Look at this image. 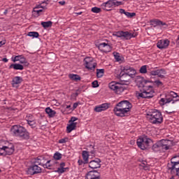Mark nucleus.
Returning a JSON list of instances; mask_svg holds the SVG:
<instances>
[{"label": "nucleus", "instance_id": "obj_1", "mask_svg": "<svg viewBox=\"0 0 179 179\" xmlns=\"http://www.w3.org/2000/svg\"><path fill=\"white\" fill-rule=\"evenodd\" d=\"M132 108V103L127 100H123L118 102L113 108V113H115L117 117H125L126 114H128Z\"/></svg>", "mask_w": 179, "mask_h": 179}, {"label": "nucleus", "instance_id": "obj_2", "mask_svg": "<svg viewBox=\"0 0 179 179\" xmlns=\"http://www.w3.org/2000/svg\"><path fill=\"white\" fill-rule=\"evenodd\" d=\"M10 134L13 136H15V138H20L25 141H27L30 138V134L27 131V129L19 124H15L11 127Z\"/></svg>", "mask_w": 179, "mask_h": 179}, {"label": "nucleus", "instance_id": "obj_3", "mask_svg": "<svg viewBox=\"0 0 179 179\" xmlns=\"http://www.w3.org/2000/svg\"><path fill=\"white\" fill-rule=\"evenodd\" d=\"M153 94H155L153 86L150 85L146 83L143 85V90L136 93V96L138 99H152Z\"/></svg>", "mask_w": 179, "mask_h": 179}, {"label": "nucleus", "instance_id": "obj_4", "mask_svg": "<svg viewBox=\"0 0 179 179\" xmlns=\"http://www.w3.org/2000/svg\"><path fill=\"white\" fill-rule=\"evenodd\" d=\"M147 118L151 124H162L163 122V115L162 112L152 109L147 113Z\"/></svg>", "mask_w": 179, "mask_h": 179}, {"label": "nucleus", "instance_id": "obj_5", "mask_svg": "<svg viewBox=\"0 0 179 179\" xmlns=\"http://www.w3.org/2000/svg\"><path fill=\"white\" fill-rule=\"evenodd\" d=\"M170 148H171V141L170 140H160L152 146V149L154 152L169 150Z\"/></svg>", "mask_w": 179, "mask_h": 179}, {"label": "nucleus", "instance_id": "obj_6", "mask_svg": "<svg viewBox=\"0 0 179 179\" xmlns=\"http://www.w3.org/2000/svg\"><path fill=\"white\" fill-rule=\"evenodd\" d=\"M137 146L141 150H146L150 149L153 145V141L148 136L139 137L136 141Z\"/></svg>", "mask_w": 179, "mask_h": 179}, {"label": "nucleus", "instance_id": "obj_7", "mask_svg": "<svg viewBox=\"0 0 179 179\" xmlns=\"http://www.w3.org/2000/svg\"><path fill=\"white\" fill-rule=\"evenodd\" d=\"M177 97H179L178 94L171 91L169 93L167 94L166 96V98H162L159 103L160 106H164V104H169L171 103V104H176L177 101H179V99H177Z\"/></svg>", "mask_w": 179, "mask_h": 179}, {"label": "nucleus", "instance_id": "obj_8", "mask_svg": "<svg viewBox=\"0 0 179 179\" xmlns=\"http://www.w3.org/2000/svg\"><path fill=\"white\" fill-rule=\"evenodd\" d=\"M3 144V150L4 153V156H10V155H13L15 152V145L13 143H10L7 141L1 140Z\"/></svg>", "mask_w": 179, "mask_h": 179}, {"label": "nucleus", "instance_id": "obj_9", "mask_svg": "<svg viewBox=\"0 0 179 179\" xmlns=\"http://www.w3.org/2000/svg\"><path fill=\"white\" fill-rule=\"evenodd\" d=\"M109 89L110 90H113L116 93V94H121L124 90H125V87H124V85H122L120 83H115L114 81H112L108 85Z\"/></svg>", "mask_w": 179, "mask_h": 179}, {"label": "nucleus", "instance_id": "obj_10", "mask_svg": "<svg viewBox=\"0 0 179 179\" xmlns=\"http://www.w3.org/2000/svg\"><path fill=\"white\" fill-rule=\"evenodd\" d=\"M120 5H122V1H118L117 0H109L105 3H103L101 5V7L103 9V10H111V8L113 6H120Z\"/></svg>", "mask_w": 179, "mask_h": 179}, {"label": "nucleus", "instance_id": "obj_11", "mask_svg": "<svg viewBox=\"0 0 179 179\" xmlns=\"http://www.w3.org/2000/svg\"><path fill=\"white\" fill-rule=\"evenodd\" d=\"M179 156L173 157L171 159V162L168 163L167 167L168 170L171 171V173H173L174 170L177 173V171H179Z\"/></svg>", "mask_w": 179, "mask_h": 179}, {"label": "nucleus", "instance_id": "obj_12", "mask_svg": "<svg viewBox=\"0 0 179 179\" xmlns=\"http://www.w3.org/2000/svg\"><path fill=\"white\" fill-rule=\"evenodd\" d=\"M84 65L88 71H94L96 66H97V63H96L93 57H85L84 59Z\"/></svg>", "mask_w": 179, "mask_h": 179}, {"label": "nucleus", "instance_id": "obj_13", "mask_svg": "<svg viewBox=\"0 0 179 179\" xmlns=\"http://www.w3.org/2000/svg\"><path fill=\"white\" fill-rule=\"evenodd\" d=\"M41 173V167L38 166L36 163L32 164L27 169V174L29 176H34L35 174H40Z\"/></svg>", "mask_w": 179, "mask_h": 179}, {"label": "nucleus", "instance_id": "obj_14", "mask_svg": "<svg viewBox=\"0 0 179 179\" xmlns=\"http://www.w3.org/2000/svg\"><path fill=\"white\" fill-rule=\"evenodd\" d=\"M35 163L36 164H38L39 166H43L45 169H48L49 170H51V165L50 164V160H48L45 163V157L43 156L38 157L36 159H35ZM45 163V164H44Z\"/></svg>", "mask_w": 179, "mask_h": 179}, {"label": "nucleus", "instance_id": "obj_15", "mask_svg": "<svg viewBox=\"0 0 179 179\" xmlns=\"http://www.w3.org/2000/svg\"><path fill=\"white\" fill-rule=\"evenodd\" d=\"M122 72L125 75H128L130 78H134L136 74V70L130 66H125L122 68Z\"/></svg>", "mask_w": 179, "mask_h": 179}, {"label": "nucleus", "instance_id": "obj_16", "mask_svg": "<svg viewBox=\"0 0 179 179\" xmlns=\"http://www.w3.org/2000/svg\"><path fill=\"white\" fill-rule=\"evenodd\" d=\"M111 104L110 103H104L100 105H98L94 107V110L95 113H101V111H106L110 108Z\"/></svg>", "mask_w": 179, "mask_h": 179}, {"label": "nucleus", "instance_id": "obj_17", "mask_svg": "<svg viewBox=\"0 0 179 179\" xmlns=\"http://www.w3.org/2000/svg\"><path fill=\"white\" fill-rule=\"evenodd\" d=\"M170 45V41L169 39H162L157 43V47L159 50H164Z\"/></svg>", "mask_w": 179, "mask_h": 179}, {"label": "nucleus", "instance_id": "obj_18", "mask_svg": "<svg viewBox=\"0 0 179 179\" xmlns=\"http://www.w3.org/2000/svg\"><path fill=\"white\" fill-rule=\"evenodd\" d=\"M85 179H100V173L97 171H90L86 173Z\"/></svg>", "mask_w": 179, "mask_h": 179}, {"label": "nucleus", "instance_id": "obj_19", "mask_svg": "<svg viewBox=\"0 0 179 179\" xmlns=\"http://www.w3.org/2000/svg\"><path fill=\"white\" fill-rule=\"evenodd\" d=\"M88 163L90 169H100L101 167V160L99 158H95Z\"/></svg>", "mask_w": 179, "mask_h": 179}, {"label": "nucleus", "instance_id": "obj_20", "mask_svg": "<svg viewBox=\"0 0 179 179\" xmlns=\"http://www.w3.org/2000/svg\"><path fill=\"white\" fill-rule=\"evenodd\" d=\"M98 48L101 52H110L112 48L111 46L106 43H101L98 45Z\"/></svg>", "mask_w": 179, "mask_h": 179}, {"label": "nucleus", "instance_id": "obj_21", "mask_svg": "<svg viewBox=\"0 0 179 179\" xmlns=\"http://www.w3.org/2000/svg\"><path fill=\"white\" fill-rule=\"evenodd\" d=\"M22 82H23V78L20 76H15L13 78L11 85L13 87H19Z\"/></svg>", "mask_w": 179, "mask_h": 179}, {"label": "nucleus", "instance_id": "obj_22", "mask_svg": "<svg viewBox=\"0 0 179 179\" xmlns=\"http://www.w3.org/2000/svg\"><path fill=\"white\" fill-rule=\"evenodd\" d=\"M138 36V33L136 32H130V31H123V38L125 40H131V38H134Z\"/></svg>", "mask_w": 179, "mask_h": 179}, {"label": "nucleus", "instance_id": "obj_23", "mask_svg": "<svg viewBox=\"0 0 179 179\" xmlns=\"http://www.w3.org/2000/svg\"><path fill=\"white\" fill-rule=\"evenodd\" d=\"M66 170H69V168H65V162H61L59 164V167L57 168L56 171H55V173H58V174H64Z\"/></svg>", "mask_w": 179, "mask_h": 179}, {"label": "nucleus", "instance_id": "obj_24", "mask_svg": "<svg viewBox=\"0 0 179 179\" xmlns=\"http://www.w3.org/2000/svg\"><path fill=\"white\" fill-rule=\"evenodd\" d=\"M131 77H130L129 76L125 74L124 73H123L122 71L120 72V75H119V79L121 82H124V83H128V82H129L130 79Z\"/></svg>", "mask_w": 179, "mask_h": 179}, {"label": "nucleus", "instance_id": "obj_25", "mask_svg": "<svg viewBox=\"0 0 179 179\" xmlns=\"http://www.w3.org/2000/svg\"><path fill=\"white\" fill-rule=\"evenodd\" d=\"M9 69H14L15 71H23L24 66L20 64H12L9 66Z\"/></svg>", "mask_w": 179, "mask_h": 179}, {"label": "nucleus", "instance_id": "obj_26", "mask_svg": "<svg viewBox=\"0 0 179 179\" xmlns=\"http://www.w3.org/2000/svg\"><path fill=\"white\" fill-rule=\"evenodd\" d=\"M76 125H78V123H69L66 127L67 134H71L72 131H75L76 129Z\"/></svg>", "mask_w": 179, "mask_h": 179}, {"label": "nucleus", "instance_id": "obj_27", "mask_svg": "<svg viewBox=\"0 0 179 179\" xmlns=\"http://www.w3.org/2000/svg\"><path fill=\"white\" fill-rule=\"evenodd\" d=\"M45 113L47 115H49V117L50 118L55 117V115L57 114V112H55V110L51 109L50 107H48L45 108Z\"/></svg>", "mask_w": 179, "mask_h": 179}, {"label": "nucleus", "instance_id": "obj_28", "mask_svg": "<svg viewBox=\"0 0 179 179\" xmlns=\"http://www.w3.org/2000/svg\"><path fill=\"white\" fill-rule=\"evenodd\" d=\"M83 160L84 161L85 164H88L89 163V152L86 150H83L82 152Z\"/></svg>", "mask_w": 179, "mask_h": 179}, {"label": "nucleus", "instance_id": "obj_29", "mask_svg": "<svg viewBox=\"0 0 179 179\" xmlns=\"http://www.w3.org/2000/svg\"><path fill=\"white\" fill-rule=\"evenodd\" d=\"M48 0H44L41 4L38 5L34 8L35 9H40L41 8L42 9H47V5H48Z\"/></svg>", "mask_w": 179, "mask_h": 179}, {"label": "nucleus", "instance_id": "obj_30", "mask_svg": "<svg viewBox=\"0 0 179 179\" xmlns=\"http://www.w3.org/2000/svg\"><path fill=\"white\" fill-rule=\"evenodd\" d=\"M69 78L71 80H75L76 82H78V80H80V76L79 75H78V74L70 73L69 75Z\"/></svg>", "mask_w": 179, "mask_h": 179}, {"label": "nucleus", "instance_id": "obj_31", "mask_svg": "<svg viewBox=\"0 0 179 179\" xmlns=\"http://www.w3.org/2000/svg\"><path fill=\"white\" fill-rule=\"evenodd\" d=\"M166 73H167V72H166L165 69H158L157 76H158V78H161V79H164Z\"/></svg>", "mask_w": 179, "mask_h": 179}, {"label": "nucleus", "instance_id": "obj_32", "mask_svg": "<svg viewBox=\"0 0 179 179\" xmlns=\"http://www.w3.org/2000/svg\"><path fill=\"white\" fill-rule=\"evenodd\" d=\"M41 26H43L44 29H48V27H51L52 26V22L51 21L41 22Z\"/></svg>", "mask_w": 179, "mask_h": 179}, {"label": "nucleus", "instance_id": "obj_33", "mask_svg": "<svg viewBox=\"0 0 179 179\" xmlns=\"http://www.w3.org/2000/svg\"><path fill=\"white\" fill-rule=\"evenodd\" d=\"M104 76V69H96V76L97 78H103Z\"/></svg>", "mask_w": 179, "mask_h": 179}, {"label": "nucleus", "instance_id": "obj_34", "mask_svg": "<svg viewBox=\"0 0 179 179\" xmlns=\"http://www.w3.org/2000/svg\"><path fill=\"white\" fill-rule=\"evenodd\" d=\"M28 36L29 37H34V38H38L40 34H38V32L36 31H30L28 33Z\"/></svg>", "mask_w": 179, "mask_h": 179}, {"label": "nucleus", "instance_id": "obj_35", "mask_svg": "<svg viewBox=\"0 0 179 179\" xmlns=\"http://www.w3.org/2000/svg\"><path fill=\"white\" fill-rule=\"evenodd\" d=\"M53 159L55 160H61L62 159V154L59 153V152H56L53 155Z\"/></svg>", "mask_w": 179, "mask_h": 179}, {"label": "nucleus", "instance_id": "obj_36", "mask_svg": "<svg viewBox=\"0 0 179 179\" xmlns=\"http://www.w3.org/2000/svg\"><path fill=\"white\" fill-rule=\"evenodd\" d=\"M150 23L152 27H157V26H160V20H151Z\"/></svg>", "mask_w": 179, "mask_h": 179}, {"label": "nucleus", "instance_id": "obj_37", "mask_svg": "<svg viewBox=\"0 0 179 179\" xmlns=\"http://www.w3.org/2000/svg\"><path fill=\"white\" fill-rule=\"evenodd\" d=\"M141 167H143V170H149V166H148V162L145 161H142L141 164H140Z\"/></svg>", "mask_w": 179, "mask_h": 179}, {"label": "nucleus", "instance_id": "obj_38", "mask_svg": "<svg viewBox=\"0 0 179 179\" xmlns=\"http://www.w3.org/2000/svg\"><path fill=\"white\" fill-rule=\"evenodd\" d=\"M25 120L27 122H29V121H34V117L31 114H28L27 115Z\"/></svg>", "mask_w": 179, "mask_h": 179}, {"label": "nucleus", "instance_id": "obj_39", "mask_svg": "<svg viewBox=\"0 0 179 179\" xmlns=\"http://www.w3.org/2000/svg\"><path fill=\"white\" fill-rule=\"evenodd\" d=\"M92 12H93V13H100V12H101V8H99V7H93L91 9Z\"/></svg>", "mask_w": 179, "mask_h": 179}, {"label": "nucleus", "instance_id": "obj_40", "mask_svg": "<svg viewBox=\"0 0 179 179\" xmlns=\"http://www.w3.org/2000/svg\"><path fill=\"white\" fill-rule=\"evenodd\" d=\"M148 69L146 67V65L142 66L140 69V73H147Z\"/></svg>", "mask_w": 179, "mask_h": 179}, {"label": "nucleus", "instance_id": "obj_41", "mask_svg": "<svg viewBox=\"0 0 179 179\" xmlns=\"http://www.w3.org/2000/svg\"><path fill=\"white\" fill-rule=\"evenodd\" d=\"M124 15H125V16H127V17H129V18L134 17V16H136V13H129V12H127V11Z\"/></svg>", "mask_w": 179, "mask_h": 179}, {"label": "nucleus", "instance_id": "obj_42", "mask_svg": "<svg viewBox=\"0 0 179 179\" xmlns=\"http://www.w3.org/2000/svg\"><path fill=\"white\" fill-rule=\"evenodd\" d=\"M0 156H5L3 152V145L2 144V140L0 141Z\"/></svg>", "mask_w": 179, "mask_h": 179}, {"label": "nucleus", "instance_id": "obj_43", "mask_svg": "<svg viewBox=\"0 0 179 179\" xmlns=\"http://www.w3.org/2000/svg\"><path fill=\"white\" fill-rule=\"evenodd\" d=\"M122 35H123V31H117L115 32V34H113V36H115V37H118L120 38L122 37Z\"/></svg>", "mask_w": 179, "mask_h": 179}, {"label": "nucleus", "instance_id": "obj_44", "mask_svg": "<svg viewBox=\"0 0 179 179\" xmlns=\"http://www.w3.org/2000/svg\"><path fill=\"white\" fill-rule=\"evenodd\" d=\"M22 55H17L14 58L12 57L13 62H16L17 61H20V59L22 58Z\"/></svg>", "mask_w": 179, "mask_h": 179}, {"label": "nucleus", "instance_id": "obj_45", "mask_svg": "<svg viewBox=\"0 0 179 179\" xmlns=\"http://www.w3.org/2000/svg\"><path fill=\"white\" fill-rule=\"evenodd\" d=\"M28 125L29 127H31L32 128H34L36 126V120H31L27 122Z\"/></svg>", "mask_w": 179, "mask_h": 179}, {"label": "nucleus", "instance_id": "obj_46", "mask_svg": "<svg viewBox=\"0 0 179 179\" xmlns=\"http://www.w3.org/2000/svg\"><path fill=\"white\" fill-rule=\"evenodd\" d=\"M68 141H69V138L67 137H65L64 138L59 140V143H66Z\"/></svg>", "mask_w": 179, "mask_h": 179}, {"label": "nucleus", "instance_id": "obj_47", "mask_svg": "<svg viewBox=\"0 0 179 179\" xmlns=\"http://www.w3.org/2000/svg\"><path fill=\"white\" fill-rule=\"evenodd\" d=\"M75 121H78V117H71V120L69 121V122L71 123V124H77L76 122H75Z\"/></svg>", "mask_w": 179, "mask_h": 179}, {"label": "nucleus", "instance_id": "obj_48", "mask_svg": "<svg viewBox=\"0 0 179 179\" xmlns=\"http://www.w3.org/2000/svg\"><path fill=\"white\" fill-rule=\"evenodd\" d=\"M157 73H158V69L151 71L150 73V75H151L152 76H157Z\"/></svg>", "mask_w": 179, "mask_h": 179}, {"label": "nucleus", "instance_id": "obj_49", "mask_svg": "<svg viewBox=\"0 0 179 179\" xmlns=\"http://www.w3.org/2000/svg\"><path fill=\"white\" fill-rule=\"evenodd\" d=\"M20 64H26L27 61L26 60V58H24V57L22 55L20 59Z\"/></svg>", "mask_w": 179, "mask_h": 179}, {"label": "nucleus", "instance_id": "obj_50", "mask_svg": "<svg viewBox=\"0 0 179 179\" xmlns=\"http://www.w3.org/2000/svg\"><path fill=\"white\" fill-rule=\"evenodd\" d=\"M92 87H99V82L97 80H94L92 83Z\"/></svg>", "mask_w": 179, "mask_h": 179}, {"label": "nucleus", "instance_id": "obj_51", "mask_svg": "<svg viewBox=\"0 0 179 179\" xmlns=\"http://www.w3.org/2000/svg\"><path fill=\"white\" fill-rule=\"evenodd\" d=\"M79 104H80V102L74 103L73 105V110H76V108H78V106H79Z\"/></svg>", "mask_w": 179, "mask_h": 179}, {"label": "nucleus", "instance_id": "obj_52", "mask_svg": "<svg viewBox=\"0 0 179 179\" xmlns=\"http://www.w3.org/2000/svg\"><path fill=\"white\" fill-rule=\"evenodd\" d=\"M155 85H157V86H162L163 85V83H162V81L157 80L155 81Z\"/></svg>", "mask_w": 179, "mask_h": 179}, {"label": "nucleus", "instance_id": "obj_53", "mask_svg": "<svg viewBox=\"0 0 179 179\" xmlns=\"http://www.w3.org/2000/svg\"><path fill=\"white\" fill-rule=\"evenodd\" d=\"M38 8H34V12H36L37 15H40L41 12H43V9L37 10Z\"/></svg>", "mask_w": 179, "mask_h": 179}, {"label": "nucleus", "instance_id": "obj_54", "mask_svg": "<svg viewBox=\"0 0 179 179\" xmlns=\"http://www.w3.org/2000/svg\"><path fill=\"white\" fill-rule=\"evenodd\" d=\"M78 166H82V164H85V161L82 159H78Z\"/></svg>", "mask_w": 179, "mask_h": 179}, {"label": "nucleus", "instance_id": "obj_55", "mask_svg": "<svg viewBox=\"0 0 179 179\" xmlns=\"http://www.w3.org/2000/svg\"><path fill=\"white\" fill-rule=\"evenodd\" d=\"M159 26H166L167 27V24H166V22H162L161 20H159Z\"/></svg>", "mask_w": 179, "mask_h": 179}, {"label": "nucleus", "instance_id": "obj_56", "mask_svg": "<svg viewBox=\"0 0 179 179\" xmlns=\"http://www.w3.org/2000/svg\"><path fill=\"white\" fill-rule=\"evenodd\" d=\"M126 13H127V11H125L124 9H123V8L120 9V13H121V14L123 13L124 15H125Z\"/></svg>", "mask_w": 179, "mask_h": 179}, {"label": "nucleus", "instance_id": "obj_57", "mask_svg": "<svg viewBox=\"0 0 179 179\" xmlns=\"http://www.w3.org/2000/svg\"><path fill=\"white\" fill-rule=\"evenodd\" d=\"M3 45H5V41H0V47H2Z\"/></svg>", "mask_w": 179, "mask_h": 179}, {"label": "nucleus", "instance_id": "obj_58", "mask_svg": "<svg viewBox=\"0 0 179 179\" xmlns=\"http://www.w3.org/2000/svg\"><path fill=\"white\" fill-rule=\"evenodd\" d=\"M60 5H65V1H61L59 2Z\"/></svg>", "mask_w": 179, "mask_h": 179}, {"label": "nucleus", "instance_id": "obj_59", "mask_svg": "<svg viewBox=\"0 0 179 179\" xmlns=\"http://www.w3.org/2000/svg\"><path fill=\"white\" fill-rule=\"evenodd\" d=\"M3 62H8V59L7 58H3Z\"/></svg>", "mask_w": 179, "mask_h": 179}, {"label": "nucleus", "instance_id": "obj_60", "mask_svg": "<svg viewBox=\"0 0 179 179\" xmlns=\"http://www.w3.org/2000/svg\"><path fill=\"white\" fill-rule=\"evenodd\" d=\"M116 60L117 61H121V59L120 58V56L117 57L115 56Z\"/></svg>", "mask_w": 179, "mask_h": 179}, {"label": "nucleus", "instance_id": "obj_61", "mask_svg": "<svg viewBox=\"0 0 179 179\" xmlns=\"http://www.w3.org/2000/svg\"><path fill=\"white\" fill-rule=\"evenodd\" d=\"M7 13H8V10H5L4 12H3V14L7 15Z\"/></svg>", "mask_w": 179, "mask_h": 179}, {"label": "nucleus", "instance_id": "obj_62", "mask_svg": "<svg viewBox=\"0 0 179 179\" xmlns=\"http://www.w3.org/2000/svg\"><path fill=\"white\" fill-rule=\"evenodd\" d=\"M66 108H67V109L71 108V105H68V106L66 107Z\"/></svg>", "mask_w": 179, "mask_h": 179}, {"label": "nucleus", "instance_id": "obj_63", "mask_svg": "<svg viewBox=\"0 0 179 179\" xmlns=\"http://www.w3.org/2000/svg\"><path fill=\"white\" fill-rule=\"evenodd\" d=\"M76 15H82V12L76 13Z\"/></svg>", "mask_w": 179, "mask_h": 179}, {"label": "nucleus", "instance_id": "obj_64", "mask_svg": "<svg viewBox=\"0 0 179 179\" xmlns=\"http://www.w3.org/2000/svg\"><path fill=\"white\" fill-rule=\"evenodd\" d=\"M171 179H174V177L172 176V177L171 178Z\"/></svg>", "mask_w": 179, "mask_h": 179}]
</instances>
